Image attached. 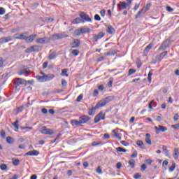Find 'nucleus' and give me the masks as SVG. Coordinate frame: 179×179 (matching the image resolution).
<instances>
[{
  "instance_id": "nucleus-52",
  "label": "nucleus",
  "mask_w": 179,
  "mask_h": 179,
  "mask_svg": "<svg viewBox=\"0 0 179 179\" xmlns=\"http://www.w3.org/2000/svg\"><path fill=\"white\" fill-rule=\"evenodd\" d=\"M94 20H97L98 22H100V20H101V17H100V15H99L98 14H96L94 15Z\"/></svg>"
},
{
  "instance_id": "nucleus-19",
  "label": "nucleus",
  "mask_w": 179,
  "mask_h": 179,
  "mask_svg": "<svg viewBox=\"0 0 179 179\" xmlns=\"http://www.w3.org/2000/svg\"><path fill=\"white\" fill-rule=\"evenodd\" d=\"M107 27V33H108L109 34H113V33H115V29H114V27H113V26L111 25H106Z\"/></svg>"
},
{
  "instance_id": "nucleus-51",
  "label": "nucleus",
  "mask_w": 179,
  "mask_h": 179,
  "mask_svg": "<svg viewBox=\"0 0 179 179\" xmlns=\"http://www.w3.org/2000/svg\"><path fill=\"white\" fill-rule=\"evenodd\" d=\"M120 143H121V145H123V146H129V143H128L125 141H121Z\"/></svg>"
},
{
  "instance_id": "nucleus-39",
  "label": "nucleus",
  "mask_w": 179,
  "mask_h": 179,
  "mask_svg": "<svg viewBox=\"0 0 179 179\" xmlns=\"http://www.w3.org/2000/svg\"><path fill=\"white\" fill-rule=\"evenodd\" d=\"M135 72H136V70H135L134 69H130L129 70V73L127 74V76H131V75H134V73H135Z\"/></svg>"
},
{
  "instance_id": "nucleus-11",
  "label": "nucleus",
  "mask_w": 179,
  "mask_h": 179,
  "mask_svg": "<svg viewBox=\"0 0 179 179\" xmlns=\"http://www.w3.org/2000/svg\"><path fill=\"white\" fill-rule=\"evenodd\" d=\"M79 120L81 122V124L83 125V124H86L90 121V117L89 116L82 115L79 117Z\"/></svg>"
},
{
  "instance_id": "nucleus-21",
  "label": "nucleus",
  "mask_w": 179,
  "mask_h": 179,
  "mask_svg": "<svg viewBox=\"0 0 179 179\" xmlns=\"http://www.w3.org/2000/svg\"><path fill=\"white\" fill-rule=\"evenodd\" d=\"M150 138H151L150 134L147 133L145 134V143L148 145H152V141L150 140Z\"/></svg>"
},
{
  "instance_id": "nucleus-47",
  "label": "nucleus",
  "mask_w": 179,
  "mask_h": 179,
  "mask_svg": "<svg viewBox=\"0 0 179 179\" xmlns=\"http://www.w3.org/2000/svg\"><path fill=\"white\" fill-rule=\"evenodd\" d=\"M0 135L3 139H5V138H6V133H5V131L3 130L1 131Z\"/></svg>"
},
{
  "instance_id": "nucleus-55",
  "label": "nucleus",
  "mask_w": 179,
  "mask_h": 179,
  "mask_svg": "<svg viewBox=\"0 0 179 179\" xmlns=\"http://www.w3.org/2000/svg\"><path fill=\"white\" fill-rule=\"evenodd\" d=\"M171 128L173 129H179V123L171 125Z\"/></svg>"
},
{
  "instance_id": "nucleus-9",
  "label": "nucleus",
  "mask_w": 179,
  "mask_h": 179,
  "mask_svg": "<svg viewBox=\"0 0 179 179\" xmlns=\"http://www.w3.org/2000/svg\"><path fill=\"white\" fill-rule=\"evenodd\" d=\"M41 132V134H43V135H52L54 134V131L52 129H47V127L45 126L42 127Z\"/></svg>"
},
{
  "instance_id": "nucleus-4",
  "label": "nucleus",
  "mask_w": 179,
  "mask_h": 179,
  "mask_svg": "<svg viewBox=\"0 0 179 179\" xmlns=\"http://www.w3.org/2000/svg\"><path fill=\"white\" fill-rule=\"evenodd\" d=\"M101 120H106V113L101 111L98 115H96L94 117V124H97V122H100Z\"/></svg>"
},
{
  "instance_id": "nucleus-10",
  "label": "nucleus",
  "mask_w": 179,
  "mask_h": 179,
  "mask_svg": "<svg viewBox=\"0 0 179 179\" xmlns=\"http://www.w3.org/2000/svg\"><path fill=\"white\" fill-rule=\"evenodd\" d=\"M36 51H40V46L38 45H34L27 49L28 52H36Z\"/></svg>"
},
{
  "instance_id": "nucleus-6",
  "label": "nucleus",
  "mask_w": 179,
  "mask_h": 179,
  "mask_svg": "<svg viewBox=\"0 0 179 179\" xmlns=\"http://www.w3.org/2000/svg\"><path fill=\"white\" fill-rule=\"evenodd\" d=\"M29 36V32H24L22 34H15L13 36L17 40H24L26 41V36Z\"/></svg>"
},
{
  "instance_id": "nucleus-28",
  "label": "nucleus",
  "mask_w": 179,
  "mask_h": 179,
  "mask_svg": "<svg viewBox=\"0 0 179 179\" xmlns=\"http://www.w3.org/2000/svg\"><path fill=\"white\" fill-rule=\"evenodd\" d=\"M150 6H152V4L147 3L145 7H143L141 10H143L144 13H146L149 9H150Z\"/></svg>"
},
{
  "instance_id": "nucleus-62",
  "label": "nucleus",
  "mask_w": 179,
  "mask_h": 179,
  "mask_svg": "<svg viewBox=\"0 0 179 179\" xmlns=\"http://www.w3.org/2000/svg\"><path fill=\"white\" fill-rule=\"evenodd\" d=\"M66 85H68V83H66V81L65 80H62V86H63L64 87L65 86H66Z\"/></svg>"
},
{
  "instance_id": "nucleus-31",
  "label": "nucleus",
  "mask_w": 179,
  "mask_h": 179,
  "mask_svg": "<svg viewBox=\"0 0 179 179\" xmlns=\"http://www.w3.org/2000/svg\"><path fill=\"white\" fill-rule=\"evenodd\" d=\"M152 75H153V70H150L148 75V80L149 83H152Z\"/></svg>"
},
{
  "instance_id": "nucleus-44",
  "label": "nucleus",
  "mask_w": 179,
  "mask_h": 179,
  "mask_svg": "<svg viewBox=\"0 0 179 179\" xmlns=\"http://www.w3.org/2000/svg\"><path fill=\"white\" fill-rule=\"evenodd\" d=\"M56 53L55 52H52L50 55L48 59L51 61L52 59H54L55 58Z\"/></svg>"
},
{
  "instance_id": "nucleus-41",
  "label": "nucleus",
  "mask_w": 179,
  "mask_h": 179,
  "mask_svg": "<svg viewBox=\"0 0 179 179\" xmlns=\"http://www.w3.org/2000/svg\"><path fill=\"white\" fill-rule=\"evenodd\" d=\"M174 170H176V163H173L172 166L169 168V172L170 173H173V171H174Z\"/></svg>"
},
{
  "instance_id": "nucleus-32",
  "label": "nucleus",
  "mask_w": 179,
  "mask_h": 179,
  "mask_svg": "<svg viewBox=\"0 0 179 179\" xmlns=\"http://www.w3.org/2000/svg\"><path fill=\"white\" fill-rule=\"evenodd\" d=\"M173 152H174L173 157L176 160H177V159H178V155H179V151H178V148H174Z\"/></svg>"
},
{
  "instance_id": "nucleus-23",
  "label": "nucleus",
  "mask_w": 179,
  "mask_h": 179,
  "mask_svg": "<svg viewBox=\"0 0 179 179\" xmlns=\"http://www.w3.org/2000/svg\"><path fill=\"white\" fill-rule=\"evenodd\" d=\"M81 34H85L86 33H90V28L87 27H81L80 28Z\"/></svg>"
},
{
  "instance_id": "nucleus-13",
  "label": "nucleus",
  "mask_w": 179,
  "mask_h": 179,
  "mask_svg": "<svg viewBox=\"0 0 179 179\" xmlns=\"http://www.w3.org/2000/svg\"><path fill=\"white\" fill-rule=\"evenodd\" d=\"M80 17H81L82 20H85V22H92V18L87 15L85 14V13H81L80 14Z\"/></svg>"
},
{
  "instance_id": "nucleus-38",
  "label": "nucleus",
  "mask_w": 179,
  "mask_h": 179,
  "mask_svg": "<svg viewBox=\"0 0 179 179\" xmlns=\"http://www.w3.org/2000/svg\"><path fill=\"white\" fill-rule=\"evenodd\" d=\"M71 54L73 55H74V57H78V55H79V50H73L72 51H71Z\"/></svg>"
},
{
  "instance_id": "nucleus-27",
  "label": "nucleus",
  "mask_w": 179,
  "mask_h": 179,
  "mask_svg": "<svg viewBox=\"0 0 179 179\" xmlns=\"http://www.w3.org/2000/svg\"><path fill=\"white\" fill-rule=\"evenodd\" d=\"M136 145L137 146H139V148H141V149H145V144L143 143V141L138 140L136 142Z\"/></svg>"
},
{
  "instance_id": "nucleus-60",
  "label": "nucleus",
  "mask_w": 179,
  "mask_h": 179,
  "mask_svg": "<svg viewBox=\"0 0 179 179\" xmlns=\"http://www.w3.org/2000/svg\"><path fill=\"white\" fill-rule=\"evenodd\" d=\"M166 10H167V12H174V9L170 6L166 7Z\"/></svg>"
},
{
  "instance_id": "nucleus-34",
  "label": "nucleus",
  "mask_w": 179,
  "mask_h": 179,
  "mask_svg": "<svg viewBox=\"0 0 179 179\" xmlns=\"http://www.w3.org/2000/svg\"><path fill=\"white\" fill-rule=\"evenodd\" d=\"M162 149L163 152L165 153V155L169 157V156H170V152H169V150H167V146L163 145Z\"/></svg>"
},
{
  "instance_id": "nucleus-61",
  "label": "nucleus",
  "mask_w": 179,
  "mask_h": 179,
  "mask_svg": "<svg viewBox=\"0 0 179 179\" xmlns=\"http://www.w3.org/2000/svg\"><path fill=\"white\" fill-rule=\"evenodd\" d=\"M82 99H83V94H81L78 96L77 101L80 102Z\"/></svg>"
},
{
  "instance_id": "nucleus-56",
  "label": "nucleus",
  "mask_w": 179,
  "mask_h": 179,
  "mask_svg": "<svg viewBox=\"0 0 179 179\" xmlns=\"http://www.w3.org/2000/svg\"><path fill=\"white\" fill-rule=\"evenodd\" d=\"M138 156V152L136 151H134L133 153L131 154V158H135Z\"/></svg>"
},
{
  "instance_id": "nucleus-17",
  "label": "nucleus",
  "mask_w": 179,
  "mask_h": 179,
  "mask_svg": "<svg viewBox=\"0 0 179 179\" xmlns=\"http://www.w3.org/2000/svg\"><path fill=\"white\" fill-rule=\"evenodd\" d=\"M55 76L52 73H49L48 75H44L43 76V79L45 82H50V80H52V78H55Z\"/></svg>"
},
{
  "instance_id": "nucleus-54",
  "label": "nucleus",
  "mask_w": 179,
  "mask_h": 179,
  "mask_svg": "<svg viewBox=\"0 0 179 179\" xmlns=\"http://www.w3.org/2000/svg\"><path fill=\"white\" fill-rule=\"evenodd\" d=\"M104 36H106V34L103 33V32H99L98 34V37L99 38H103V37H104Z\"/></svg>"
},
{
  "instance_id": "nucleus-33",
  "label": "nucleus",
  "mask_w": 179,
  "mask_h": 179,
  "mask_svg": "<svg viewBox=\"0 0 179 179\" xmlns=\"http://www.w3.org/2000/svg\"><path fill=\"white\" fill-rule=\"evenodd\" d=\"M129 165L130 166L131 169H134L135 167V159H129Z\"/></svg>"
},
{
  "instance_id": "nucleus-24",
  "label": "nucleus",
  "mask_w": 179,
  "mask_h": 179,
  "mask_svg": "<svg viewBox=\"0 0 179 179\" xmlns=\"http://www.w3.org/2000/svg\"><path fill=\"white\" fill-rule=\"evenodd\" d=\"M13 127H14L16 129L15 132H17L19 129V119H17L15 122L12 123Z\"/></svg>"
},
{
  "instance_id": "nucleus-30",
  "label": "nucleus",
  "mask_w": 179,
  "mask_h": 179,
  "mask_svg": "<svg viewBox=\"0 0 179 179\" xmlns=\"http://www.w3.org/2000/svg\"><path fill=\"white\" fill-rule=\"evenodd\" d=\"M6 141L7 143H9V145H12L15 142V140L10 136H8L6 138Z\"/></svg>"
},
{
  "instance_id": "nucleus-45",
  "label": "nucleus",
  "mask_w": 179,
  "mask_h": 179,
  "mask_svg": "<svg viewBox=\"0 0 179 179\" xmlns=\"http://www.w3.org/2000/svg\"><path fill=\"white\" fill-rule=\"evenodd\" d=\"M96 173L98 174H103V171L101 170V166H99L96 170Z\"/></svg>"
},
{
  "instance_id": "nucleus-18",
  "label": "nucleus",
  "mask_w": 179,
  "mask_h": 179,
  "mask_svg": "<svg viewBox=\"0 0 179 179\" xmlns=\"http://www.w3.org/2000/svg\"><path fill=\"white\" fill-rule=\"evenodd\" d=\"M9 41H12V38H10V36L0 38L1 44H5V43H9Z\"/></svg>"
},
{
  "instance_id": "nucleus-1",
  "label": "nucleus",
  "mask_w": 179,
  "mask_h": 179,
  "mask_svg": "<svg viewBox=\"0 0 179 179\" xmlns=\"http://www.w3.org/2000/svg\"><path fill=\"white\" fill-rule=\"evenodd\" d=\"M113 100H114L113 96H107V97L100 100L96 103L95 107L92 108V109H90L88 111L89 115H93V111H96V110H97L98 108H100V107H104V106H107V104H108V103H110V101H113Z\"/></svg>"
},
{
  "instance_id": "nucleus-12",
  "label": "nucleus",
  "mask_w": 179,
  "mask_h": 179,
  "mask_svg": "<svg viewBox=\"0 0 179 179\" xmlns=\"http://www.w3.org/2000/svg\"><path fill=\"white\" fill-rule=\"evenodd\" d=\"M36 37H37V34H31L26 36L25 41L26 43H33L34 40H36Z\"/></svg>"
},
{
  "instance_id": "nucleus-22",
  "label": "nucleus",
  "mask_w": 179,
  "mask_h": 179,
  "mask_svg": "<svg viewBox=\"0 0 179 179\" xmlns=\"http://www.w3.org/2000/svg\"><path fill=\"white\" fill-rule=\"evenodd\" d=\"M85 21H83V20H82V17H77L76 19H74L72 22V23L73 24H78L79 23H84Z\"/></svg>"
},
{
  "instance_id": "nucleus-15",
  "label": "nucleus",
  "mask_w": 179,
  "mask_h": 179,
  "mask_svg": "<svg viewBox=\"0 0 179 179\" xmlns=\"http://www.w3.org/2000/svg\"><path fill=\"white\" fill-rule=\"evenodd\" d=\"M128 5H129L128 3H127L124 1H120L117 4V8H120V10H122V9H127Z\"/></svg>"
},
{
  "instance_id": "nucleus-14",
  "label": "nucleus",
  "mask_w": 179,
  "mask_h": 179,
  "mask_svg": "<svg viewBox=\"0 0 179 179\" xmlns=\"http://www.w3.org/2000/svg\"><path fill=\"white\" fill-rule=\"evenodd\" d=\"M80 45V40L74 39L73 41L71 43V48H78Z\"/></svg>"
},
{
  "instance_id": "nucleus-59",
  "label": "nucleus",
  "mask_w": 179,
  "mask_h": 179,
  "mask_svg": "<svg viewBox=\"0 0 179 179\" xmlns=\"http://www.w3.org/2000/svg\"><path fill=\"white\" fill-rule=\"evenodd\" d=\"M179 115L178 113H176L173 117V121H178Z\"/></svg>"
},
{
  "instance_id": "nucleus-64",
  "label": "nucleus",
  "mask_w": 179,
  "mask_h": 179,
  "mask_svg": "<svg viewBox=\"0 0 179 179\" xmlns=\"http://www.w3.org/2000/svg\"><path fill=\"white\" fill-rule=\"evenodd\" d=\"M103 138L104 139H110V134H103Z\"/></svg>"
},
{
  "instance_id": "nucleus-36",
  "label": "nucleus",
  "mask_w": 179,
  "mask_h": 179,
  "mask_svg": "<svg viewBox=\"0 0 179 179\" xmlns=\"http://www.w3.org/2000/svg\"><path fill=\"white\" fill-rule=\"evenodd\" d=\"M68 72V69H64L62 70V76H69V75L67 74Z\"/></svg>"
},
{
  "instance_id": "nucleus-20",
  "label": "nucleus",
  "mask_w": 179,
  "mask_h": 179,
  "mask_svg": "<svg viewBox=\"0 0 179 179\" xmlns=\"http://www.w3.org/2000/svg\"><path fill=\"white\" fill-rule=\"evenodd\" d=\"M71 122L72 125H75L76 127H82L80 120H79V121L76 120H72Z\"/></svg>"
},
{
  "instance_id": "nucleus-8",
  "label": "nucleus",
  "mask_w": 179,
  "mask_h": 179,
  "mask_svg": "<svg viewBox=\"0 0 179 179\" xmlns=\"http://www.w3.org/2000/svg\"><path fill=\"white\" fill-rule=\"evenodd\" d=\"M155 129L157 135H159L160 132H166V131H167V127L162 125H158L155 127Z\"/></svg>"
},
{
  "instance_id": "nucleus-26",
  "label": "nucleus",
  "mask_w": 179,
  "mask_h": 179,
  "mask_svg": "<svg viewBox=\"0 0 179 179\" xmlns=\"http://www.w3.org/2000/svg\"><path fill=\"white\" fill-rule=\"evenodd\" d=\"M153 48V43H150L144 50V54H148L149 50Z\"/></svg>"
},
{
  "instance_id": "nucleus-25",
  "label": "nucleus",
  "mask_w": 179,
  "mask_h": 179,
  "mask_svg": "<svg viewBox=\"0 0 179 179\" xmlns=\"http://www.w3.org/2000/svg\"><path fill=\"white\" fill-rule=\"evenodd\" d=\"M169 47V43H167V41H166L165 42H164L162 45L159 48V50H166V48H167Z\"/></svg>"
},
{
  "instance_id": "nucleus-46",
  "label": "nucleus",
  "mask_w": 179,
  "mask_h": 179,
  "mask_svg": "<svg viewBox=\"0 0 179 179\" xmlns=\"http://www.w3.org/2000/svg\"><path fill=\"white\" fill-rule=\"evenodd\" d=\"M93 38H94V41L95 43H97V41H99V40H100V38H99L97 34H93Z\"/></svg>"
},
{
  "instance_id": "nucleus-40",
  "label": "nucleus",
  "mask_w": 179,
  "mask_h": 179,
  "mask_svg": "<svg viewBox=\"0 0 179 179\" xmlns=\"http://www.w3.org/2000/svg\"><path fill=\"white\" fill-rule=\"evenodd\" d=\"M74 34H75V36H80V34H82V31H80V28L76 29L74 31Z\"/></svg>"
},
{
  "instance_id": "nucleus-49",
  "label": "nucleus",
  "mask_w": 179,
  "mask_h": 179,
  "mask_svg": "<svg viewBox=\"0 0 179 179\" xmlns=\"http://www.w3.org/2000/svg\"><path fill=\"white\" fill-rule=\"evenodd\" d=\"M0 169L1 170H2L3 171L6 170V169H8V166H6V164H3L0 166Z\"/></svg>"
},
{
  "instance_id": "nucleus-2",
  "label": "nucleus",
  "mask_w": 179,
  "mask_h": 179,
  "mask_svg": "<svg viewBox=\"0 0 179 179\" xmlns=\"http://www.w3.org/2000/svg\"><path fill=\"white\" fill-rule=\"evenodd\" d=\"M17 73L20 76L24 75V76H29L31 72L30 71V69L23 66L20 67V71H18Z\"/></svg>"
},
{
  "instance_id": "nucleus-43",
  "label": "nucleus",
  "mask_w": 179,
  "mask_h": 179,
  "mask_svg": "<svg viewBox=\"0 0 179 179\" xmlns=\"http://www.w3.org/2000/svg\"><path fill=\"white\" fill-rule=\"evenodd\" d=\"M36 79L39 81V82H45L44 80V76H36Z\"/></svg>"
},
{
  "instance_id": "nucleus-5",
  "label": "nucleus",
  "mask_w": 179,
  "mask_h": 179,
  "mask_svg": "<svg viewBox=\"0 0 179 179\" xmlns=\"http://www.w3.org/2000/svg\"><path fill=\"white\" fill-rule=\"evenodd\" d=\"M50 41H51V38H48V37L38 38L36 40V43H37V44H47L50 43Z\"/></svg>"
},
{
  "instance_id": "nucleus-50",
  "label": "nucleus",
  "mask_w": 179,
  "mask_h": 179,
  "mask_svg": "<svg viewBox=\"0 0 179 179\" xmlns=\"http://www.w3.org/2000/svg\"><path fill=\"white\" fill-rule=\"evenodd\" d=\"M139 6H141V2H139L138 3H136L134 8V10H138V9L139 8Z\"/></svg>"
},
{
  "instance_id": "nucleus-53",
  "label": "nucleus",
  "mask_w": 179,
  "mask_h": 179,
  "mask_svg": "<svg viewBox=\"0 0 179 179\" xmlns=\"http://www.w3.org/2000/svg\"><path fill=\"white\" fill-rule=\"evenodd\" d=\"M147 168H148V166L145 164H143L141 165V171H145V170H146Z\"/></svg>"
},
{
  "instance_id": "nucleus-3",
  "label": "nucleus",
  "mask_w": 179,
  "mask_h": 179,
  "mask_svg": "<svg viewBox=\"0 0 179 179\" xmlns=\"http://www.w3.org/2000/svg\"><path fill=\"white\" fill-rule=\"evenodd\" d=\"M69 37V35L66 32H62L59 34H55L52 36V40H61L62 38H66Z\"/></svg>"
},
{
  "instance_id": "nucleus-57",
  "label": "nucleus",
  "mask_w": 179,
  "mask_h": 179,
  "mask_svg": "<svg viewBox=\"0 0 179 179\" xmlns=\"http://www.w3.org/2000/svg\"><path fill=\"white\" fill-rule=\"evenodd\" d=\"M6 10L3 7H0V15H5Z\"/></svg>"
},
{
  "instance_id": "nucleus-29",
  "label": "nucleus",
  "mask_w": 179,
  "mask_h": 179,
  "mask_svg": "<svg viewBox=\"0 0 179 179\" xmlns=\"http://www.w3.org/2000/svg\"><path fill=\"white\" fill-rule=\"evenodd\" d=\"M112 133L113 134V136L114 138H117V139H118L119 141H121L122 138H121L120 135L118 134L117 132H115V130H113V131H112Z\"/></svg>"
},
{
  "instance_id": "nucleus-63",
  "label": "nucleus",
  "mask_w": 179,
  "mask_h": 179,
  "mask_svg": "<svg viewBox=\"0 0 179 179\" xmlns=\"http://www.w3.org/2000/svg\"><path fill=\"white\" fill-rule=\"evenodd\" d=\"M116 167L117 169H121V167H122V164L121 162H117L116 164Z\"/></svg>"
},
{
  "instance_id": "nucleus-35",
  "label": "nucleus",
  "mask_w": 179,
  "mask_h": 179,
  "mask_svg": "<svg viewBox=\"0 0 179 179\" xmlns=\"http://www.w3.org/2000/svg\"><path fill=\"white\" fill-rule=\"evenodd\" d=\"M143 13H145V12H143V10L141 9V10H139L136 15V19L141 17V16H142V15H143Z\"/></svg>"
},
{
  "instance_id": "nucleus-48",
  "label": "nucleus",
  "mask_w": 179,
  "mask_h": 179,
  "mask_svg": "<svg viewBox=\"0 0 179 179\" xmlns=\"http://www.w3.org/2000/svg\"><path fill=\"white\" fill-rule=\"evenodd\" d=\"M167 54H168L167 51L163 52L162 53H161L159 55V57H160V58H162V59H163V58H164V57H166V55H167Z\"/></svg>"
},
{
  "instance_id": "nucleus-58",
  "label": "nucleus",
  "mask_w": 179,
  "mask_h": 179,
  "mask_svg": "<svg viewBox=\"0 0 179 179\" xmlns=\"http://www.w3.org/2000/svg\"><path fill=\"white\" fill-rule=\"evenodd\" d=\"M141 177H142V175H141V173H136L134 176V178H135V179L141 178Z\"/></svg>"
},
{
  "instance_id": "nucleus-16",
  "label": "nucleus",
  "mask_w": 179,
  "mask_h": 179,
  "mask_svg": "<svg viewBox=\"0 0 179 179\" xmlns=\"http://www.w3.org/2000/svg\"><path fill=\"white\" fill-rule=\"evenodd\" d=\"M38 155H40V152H38L37 150H34L25 153L24 156H38Z\"/></svg>"
},
{
  "instance_id": "nucleus-42",
  "label": "nucleus",
  "mask_w": 179,
  "mask_h": 179,
  "mask_svg": "<svg viewBox=\"0 0 179 179\" xmlns=\"http://www.w3.org/2000/svg\"><path fill=\"white\" fill-rule=\"evenodd\" d=\"M117 152H123L125 153L127 152V150L125 148H123L122 147H118L116 148Z\"/></svg>"
},
{
  "instance_id": "nucleus-37",
  "label": "nucleus",
  "mask_w": 179,
  "mask_h": 179,
  "mask_svg": "<svg viewBox=\"0 0 179 179\" xmlns=\"http://www.w3.org/2000/svg\"><path fill=\"white\" fill-rule=\"evenodd\" d=\"M20 163V160L19 159H13V166H19V164Z\"/></svg>"
},
{
  "instance_id": "nucleus-7",
  "label": "nucleus",
  "mask_w": 179,
  "mask_h": 179,
  "mask_svg": "<svg viewBox=\"0 0 179 179\" xmlns=\"http://www.w3.org/2000/svg\"><path fill=\"white\" fill-rule=\"evenodd\" d=\"M20 85H26V80L22 78H15L14 80V85L15 89H17L18 86H20Z\"/></svg>"
}]
</instances>
